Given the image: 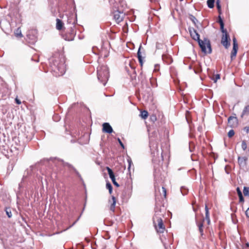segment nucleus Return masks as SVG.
<instances>
[{"label":"nucleus","mask_w":249,"mask_h":249,"mask_svg":"<svg viewBox=\"0 0 249 249\" xmlns=\"http://www.w3.org/2000/svg\"><path fill=\"white\" fill-rule=\"evenodd\" d=\"M51 67L55 76L63 75L66 71V67L64 59L55 57L52 59L50 62Z\"/></svg>","instance_id":"obj_1"},{"label":"nucleus","mask_w":249,"mask_h":249,"mask_svg":"<svg viewBox=\"0 0 249 249\" xmlns=\"http://www.w3.org/2000/svg\"><path fill=\"white\" fill-rule=\"evenodd\" d=\"M97 78L98 80L105 86L109 78V71L106 66H101L97 68Z\"/></svg>","instance_id":"obj_2"},{"label":"nucleus","mask_w":249,"mask_h":249,"mask_svg":"<svg viewBox=\"0 0 249 249\" xmlns=\"http://www.w3.org/2000/svg\"><path fill=\"white\" fill-rule=\"evenodd\" d=\"M197 42L202 52L205 53H212L210 41L208 38H204L203 40L199 39Z\"/></svg>","instance_id":"obj_3"},{"label":"nucleus","mask_w":249,"mask_h":249,"mask_svg":"<svg viewBox=\"0 0 249 249\" xmlns=\"http://www.w3.org/2000/svg\"><path fill=\"white\" fill-rule=\"evenodd\" d=\"M153 223L154 227L159 233H163L165 231V227L164 226L162 220L160 217L155 216L153 217Z\"/></svg>","instance_id":"obj_4"},{"label":"nucleus","mask_w":249,"mask_h":249,"mask_svg":"<svg viewBox=\"0 0 249 249\" xmlns=\"http://www.w3.org/2000/svg\"><path fill=\"white\" fill-rule=\"evenodd\" d=\"M53 162L55 164L56 166H58L59 164H61L63 165V166H67L69 168H71L73 170V171L75 172L76 174L79 177H81V176L79 172L70 164L67 162H64L62 160H59V159H54L53 160Z\"/></svg>","instance_id":"obj_5"},{"label":"nucleus","mask_w":249,"mask_h":249,"mask_svg":"<svg viewBox=\"0 0 249 249\" xmlns=\"http://www.w3.org/2000/svg\"><path fill=\"white\" fill-rule=\"evenodd\" d=\"M114 19L117 23L122 21L124 17V14L119 10H116L113 12Z\"/></svg>","instance_id":"obj_6"},{"label":"nucleus","mask_w":249,"mask_h":249,"mask_svg":"<svg viewBox=\"0 0 249 249\" xmlns=\"http://www.w3.org/2000/svg\"><path fill=\"white\" fill-rule=\"evenodd\" d=\"M228 39H229V40H230L228 33L223 34L221 39V44L226 49H227L230 46V41L228 40Z\"/></svg>","instance_id":"obj_7"},{"label":"nucleus","mask_w":249,"mask_h":249,"mask_svg":"<svg viewBox=\"0 0 249 249\" xmlns=\"http://www.w3.org/2000/svg\"><path fill=\"white\" fill-rule=\"evenodd\" d=\"M106 169L113 184L117 187H119V184L116 181L115 177L112 170L108 167H107Z\"/></svg>","instance_id":"obj_8"},{"label":"nucleus","mask_w":249,"mask_h":249,"mask_svg":"<svg viewBox=\"0 0 249 249\" xmlns=\"http://www.w3.org/2000/svg\"><path fill=\"white\" fill-rule=\"evenodd\" d=\"M0 26L1 29L5 32H7L9 30L10 25L8 21L6 20H2L0 22Z\"/></svg>","instance_id":"obj_9"},{"label":"nucleus","mask_w":249,"mask_h":249,"mask_svg":"<svg viewBox=\"0 0 249 249\" xmlns=\"http://www.w3.org/2000/svg\"><path fill=\"white\" fill-rule=\"evenodd\" d=\"M189 31L191 36L195 40L197 41L200 39L199 35L197 33L196 31L193 28H189Z\"/></svg>","instance_id":"obj_10"},{"label":"nucleus","mask_w":249,"mask_h":249,"mask_svg":"<svg viewBox=\"0 0 249 249\" xmlns=\"http://www.w3.org/2000/svg\"><path fill=\"white\" fill-rule=\"evenodd\" d=\"M102 130L104 132L110 134L113 132V129L108 123H104L103 124Z\"/></svg>","instance_id":"obj_11"},{"label":"nucleus","mask_w":249,"mask_h":249,"mask_svg":"<svg viewBox=\"0 0 249 249\" xmlns=\"http://www.w3.org/2000/svg\"><path fill=\"white\" fill-rule=\"evenodd\" d=\"M110 203V210L112 212H114L116 200L115 196H112L111 200H109Z\"/></svg>","instance_id":"obj_12"},{"label":"nucleus","mask_w":249,"mask_h":249,"mask_svg":"<svg viewBox=\"0 0 249 249\" xmlns=\"http://www.w3.org/2000/svg\"><path fill=\"white\" fill-rule=\"evenodd\" d=\"M4 138V136L3 134L0 135V147H5L7 144Z\"/></svg>","instance_id":"obj_13"},{"label":"nucleus","mask_w":249,"mask_h":249,"mask_svg":"<svg viewBox=\"0 0 249 249\" xmlns=\"http://www.w3.org/2000/svg\"><path fill=\"white\" fill-rule=\"evenodd\" d=\"M63 23L62 21L60 19L57 18L56 19V29L58 30H61L63 27Z\"/></svg>","instance_id":"obj_14"},{"label":"nucleus","mask_w":249,"mask_h":249,"mask_svg":"<svg viewBox=\"0 0 249 249\" xmlns=\"http://www.w3.org/2000/svg\"><path fill=\"white\" fill-rule=\"evenodd\" d=\"M247 159L245 157H238V161L240 165H245Z\"/></svg>","instance_id":"obj_15"},{"label":"nucleus","mask_w":249,"mask_h":249,"mask_svg":"<svg viewBox=\"0 0 249 249\" xmlns=\"http://www.w3.org/2000/svg\"><path fill=\"white\" fill-rule=\"evenodd\" d=\"M249 114V105L246 106L242 112L241 117H243L244 115H247Z\"/></svg>","instance_id":"obj_16"},{"label":"nucleus","mask_w":249,"mask_h":249,"mask_svg":"<svg viewBox=\"0 0 249 249\" xmlns=\"http://www.w3.org/2000/svg\"><path fill=\"white\" fill-rule=\"evenodd\" d=\"M237 49H238V47H233L232 51L231 52V59H233V57H235L236 56L237 52Z\"/></svg>","instance_id":"obj_17"},{"label":"nucleus","mask_w":249,"mask_h":249,"mask_svg":"<svg viewBox=\"0 0 249 249\" xmlns=\"http://www.w3.org/2000/svg\"><path fill=\"white\" fill-rule=\"evenodd\" d=\"M148 115V113L146 110H143L141 112L140 116L143 119H145L147 118Z\"/></svg>","instance_id":"obj_18"},{"label":"nucleus","mask_w":249,"mask_h":249,"mask_svg":"<svg viewBox=\"0 0 249 249\" xmlns=\"http://www.w3.org/2000/svg\"><path fill=\"white\" fill-rule=\"evenodd\" d=\"M196 224L197 225V226L198 227L199 231L201 235H203V222H201L200 223H198L197 222V221L196 220Z\"/></svg>","instance_id":"obj_19"},{"label":"nucleus","mask_w":249,"mask_h":249,"mask_svg":"<svg viewBox=\"0 0 249 249\" xmlns=\"http://www.w3.org/2000/svg\"><path fill=\"white\" fill-rule=\"evenodd\" d=\"M121 0H109V2L115 8H118L117 3L120 2Z\"/></svg>","instance_id":"obj_20"},{"label":"nucleus","mask_w":249,"mask_h":249,"mask_svg":"<svg viewBox=\"0 0 249 249\" xmlns=\"http://www.w3.org/2000/svg\"><path fill=\"white\" fill-rule=\"evenodd\" d=\"M207 3L208 7L212 8L214 7V0H208Z\"/></svg>","instance_id":"obj_21"},{"label":"nucleus","mask_w":249,"mask_h":249,"mask_svg":"<svg viewBox=\"0 0 249 249\" xmlns=\"http://www.w3.org/2000/svg\"><path fill=\"white\" fill-rule=\"evenodd\" d=\"M233 122V124L236 123H237V120L235 117H230L228 119V123L229 124H231V122ZM233 124H232L231 125H233Z\"/></svg>","instance_id":"obj_22"},{"label":"nucleus","mask_w":249,"mask_h":249,"mask_svg":"<svg viewBox=\"0 0 249 249\" xmlns=\"http://www.w3.org/2000/svg\"><path fill=\"white\" fill-rule=\"evenodd\" d=\"M106 188L108 190L109 194H111L112 193V187L109 182L107 183Z\"/></svg>","instance_id":"obj_23"},{"label":"nucleus","mask_w":249,"mask_h":249,"mask_svg":"<svg viewBox=\"0 0 249 249\" xmlns=\"http://www.w3.org/2000/svg\"><path fill=\"white\" fill-rule=\"evenodd\" d=\"M15 36L17 37H21L22 36V34L21 30L19 29V28H18L16 31L15 32Z\"/></svg>","instance_id":"obj_24"},{"label":"nucleus","mask_w":249,"mask_h":249,"mask_svg":"<svg viewBox=\"0 0 249 249\" xmlns=\"http://www.w3.org/2000/svg\"><path fill=\"white\" fill-rule=\"evenodd\" d=\"M243 193L245 196H249V188L247 187H244L243 190Z\"/></svg>","instance_id":"obj_25"},{"label":"nucleus","mask_w":249,"mask_h":249,"mask_svg":"<svg viewBox=\"0 0 249 249\" xmlns=\"http://www.w3.org/2000/svg\"><path fill=\"white\" fill-rule=\"evenodd\" d=\"M220 25V30L221 32H222L223 34H225V33H227L226 30L224 29V22L221 23Z\"/></svg>","instance_id":"obj_26"},{"label":"nucleus","mask_w":249,"mask_h":249,"mask_svg":"<svg viewBox=\"0 0 249 249\" xmlns=\"http://www.w3.org/2000/svg\"><path fill=\"white\" fill-rule=\"evenodd\" d=\"M5 212H6V214H7V216H8V217L9 218H10V217H12V213H11V210H10V209L6 208L5 209Z\"/></svg>","instance_id":"obj_27"},{"label":"nucleus","mask_w":249,"mask_h":249,"mask_svg":"<svg viewBox=\"0 0 249 249\" xmlns=\"http://www.w3.org/2000/svg\"><path fill=\"white\" fill-rule=\"evenodd\" d=\"M205 219L207 220L208 224H210V218L209 213H205Z\"/></svg>","instance_id":"obj_28"},{"label":"nucleus","mask_w":249,"mask_h":249,"mask_svg":"<svg viewBox=\"0 0 249 249\" xmlns=\"http://www.w3.org/2000/svg\"><path fill=\"white\" fill-rule=\"evenodd\" d=\"M234 135V131L232 129L230 130L228 133V136L229 138L232 137Z\"/></svg>","instance_id":"obj_29"},{"label":"nucleus","mask_w":249,"mask_h":249,"mask_svg":"<svg viewBox=\"0 0 249 249\" xmlns=\"http://www.w3.org/2000/svg\"><path fill=\"white\" fill-rule=\"evenodd\" d=\"M220 0H216V7H217V8L218 9V12L219 13H220V11L221 10V5H220Z\"/></svg>","instance_id":"obj_30"},{"label":"nucleus","mask_w":249,"mask_h":249,"mask_svg":"<svg viewBox=\"0 0 249 249\" xmlns=\"http://www.w3.org/2000/svg\"><path fill=\"white\" fill-rule=\"evenodd\" d=\"M190 19L195 25H196V22H198V20H197V19L194 16H192V15L191 16Z\"/></svg>","instance_id":"obj_31"},{"label":"nucleus","mask_w":249,"mask_h":249,"mask_svg":"<svg viewBox=\"0 0 249 249\" xmlns=\"http://www.w3.org/2000/svg\"><path fill=\"white\" fill-rule=\"evenodd\" d=\"M241 146H242V148L244 150H245L247 149V144H246V142L245 141H242Z\"/></svg>","instance_id":"obj_32"},{"label":"nucleus","mask_w":249,"mask_h":249,"mask_svg":"<svg viewBox=\"0 0 249 249\" xmlns=\"http://www.w3.org/2000/svg\"><path fill=\"white\" fill-rule=\"evenodd\" d=\"M220 75L216 74L215 75V77L213 78V80L214 81V83H216L218 79H220Z\"/></svg>","instance_id":"obj_33"},{"label":"nucleus","mask_w":249,"mask_h":249,"mask_svg":"<svg viewBox=\"0 0 249 249\" xmlns=\"http://www.w3.org/2000/svg\"><path fill=\"white\" fill-rule=\"evenodd\" d=\"M233 47H238V44H237L236 39L235 37H234L233 38Z\"/></svg>","instance_id":"obj_34"},{"label":"nucleus","mask_w":249,"mask_h":249,"mask_svg":"<svg viewBox=\"0 0 249 249\" xmlns=\"http://www.w3.org/2000/svg\"><path fill=\"white\" fill-rule=\"evenodd\" d=\"M140 49H141V47L139 48V50L137 53V55H138V58L139 60H140L141 58H142V56L141 55V53L140 52Z\"/></svg>","instance_id":"obj_35"},{"label":"nucleus","mask_w":249,"mask_h":249,"mask_svg":"<svg viewBox=\"0 0 249 249\" xmlns=\"http://www.w3.org/2000/svg\"><path fill=\"white\" fill-rule=\"evenodd\" d=\"M236 190H237V194H238V195L239 196H243L242 195V192H241V191L240 190L239 187L237 188Z\"/></svg>","instance_id":"obj_36"},{"label":"nucleus","mask_w":249,"mask_h":249,"mask_svg":"<svg viewBox=\"0 0 249 249\" xmlns=\"http://www.w3.org/2000/svg\"><path fill=\"white\" fill-rule=\"evenodd\" d=\"M118 141L119 143H120V144L121 145V146L123 148H124V144H123V142H122V141H121V140H120L119 138H118Z\"/></svg>","instance_id":"obj_37"},{"label":"nucleus","mask_w":249,"mask_h":249,"mask_svg":"<svg viewBox=\"0 0 249 249\" xmlns=\"http://www.w3.org/2000/svg\"><path fill=\"white\" fill-rule=\"evenodd\" d=\"M127 161L129 164L128 169H129L131 166V164L132 163V161H131V160L129 158V159H127Z\"/></svg>","instance_id":"obj_38"},{"label":"nucleus","mask_w":249,"mask_h":249,"mask_svg":"<svg viewBox=\"0 0 249 249\" xmlns=\"http://www.w3.org/2000/svg\"><path fill=\"white\" fill-rule=\"evenodd\" d=\"M246 215L247 217L249 218V207L248 208V209L246 211Z\"/></svg>","instance_id":"obj_39"},{"label":"nucleus","mask_w":249,"mask_h":249,"mask_svg":"<svg viewBox=\"0 0 249 249\" xmlns=\"http://www.w3.org/2000/svg\"><path fill=\"white\" fill-rule=\"evenodd\" d=\"M249 247V243H246L245 244V246H244L243 249H247Z\"/></svg>","instance_id":"obj_40"},{"label":"nucleus","mask_w":249,"mask_h":249,"mask_svg":"<svg viewBox=\"0 0 249 249\" xmlns=\"http://www.w3.org/2000/svg\"><path fill=\"white\" fill-rule=\"evenodd\" d=\"M15 101L16 103L18 105H20L21 103V101L18 98H16Z\"/></svg>","instance_id":"obj_41"},{"label":"nucleus","mask_w":249,"mask_h":249,"mask_svg":"<svg viewBox=\"0 0 249 249\" xmlns=\"http://www.w3.org/2000/svg\"><path fill=\"white\" fill-rule=\"evenodd\" d=\"M162 189L163 192L164 193V196L165 197H166V189L163 187H162Z\"/></svg>","instance_id":"obj_42"},{"label":"nucleus","mask_w":249,"mask_h":249,"mask_svg":"<svg viewBox=\"0 0 249 249\" xmlns=\"http://www.w3.org/2000/svg\"><path fill=\"white\" fill-rule=\"evenodd\" d=\"M205 213H209V209H208V206H207V205H205Z\"/></svg>","instance_id":"obj_43"},{"label":"nucleus","mask_w":249,"mask_h":249,"mask_svg":"<svg viewBox=\"0 0 249 249\" xmlns=\"http://www.w3.org/2000/svg\"><path fill=\"white\" fill-rule=\"evenodd\" d=\"M79 217L75 222H74L73 223L71 226H69V228H67L66 230H67V229H69L72 226H73L77 222V221L79 220Z\"/></svg>","instance_id":"obj_44"},{"label":"nucleus","mask_w":249,"mask_h":249,"mask_svg":"<svg viewBox=\"0 0 249 249\" xmlns=\"http://www.w3.org/2000/svg\"><path fill=\"white\" fill-rule=\"evenodd\" d=\"M239 201L240 202H243L244 201V198L243 196H239Z\"/></svg>","instance_id":"obj_45"},{"label":"nucleus","mask_w":249,"mask_h":249,"mask_svg":"<svg viewBox=\"0 0 249 249\" xmlns=\"http://www.w3.org/2000/svg\"><path fill=\"white\" fill-rule=\"evenodd\" d=\"M141 66H142V64H143V62H142V58H141V60H139Z\"/></svg>","instance_id":"obj_46"},{"label":"nucleus","mask_w":249,"mask_h":249,"mask_svg":"<svg viewBox=\"0 0 249 249\" xmlns=\"http://www.w3.org/2000/svg\"><path fill=\"white\" fill-rule=\"evenodd\" d=\"M219 22L220 23V25H221V23L223 22L222 19H221V18L220 17H219Z\"/></svg>","instance_id":"obj_47"},{"label":"nucleus","mask_w":249,"mask_h":249,"mask_svg":"<svg viewBox=\"0 0 249 249\" xmlns=\"http://www.w3.org/2000/svg\"><path fill=\"white\" fill-rule=\"evenodd\" d=\"M150 1L152 2H156L158 1V0H150Z\"/></svg>","instance_id":"obj_48"},{"label":"nucleus","mask_w":249,"mask_h":249,"mask_svg":"<svg viewBox=\"0 0 249 249\" xmlns=\"http://www.w3.org/2000/svg\"><path fill=\"white\" fill-rule=\"evenodd\" d=\"M32 39L33 40V41H35V40H36L35 36H34L33 38H32Z\"/></svg>","instance_id":"obj_49"},{"label":"nucleus","mask_w":249,"mask_h":249,"mask_svg":"<svg viewBox=\"0 0 249 249\" xmlns=\"http://www.w3.org/2000/svg\"><path fill=\"white\" fill-rule=\"evenodd\" d=\"M153 117H154V119H155V120H156V116H153Z\"/></svg>","instance_id":"obj_50"},{"label":"nucleus","mask_w":249,"mask_h":249,"mask_svg":"<svg viewBox=\"0 0 249 249\" xmlns=\"http://www.w3.org/2000/svg\"><path fill=\"white\" fill-rule=\"evenodd\" d=\"M27 37L29 38V34L27 35Z\"/></svg>","instance_id":"obj_51"},{"label":"nucleus","mask_w":249,"mask_h":249,"mask_svg":"<svg viewBox=\"0 0 249 249\" xmlns=\"http://www.w3.org/2000/svg\"><path fill=\"white\" fill-rule=\"evenodd\" d=\"M30 168L32 169L33 168V166H31Z\"/></svg>","instance_id":"obj_52"},{"label":"nucleus","mask_w":249,"mask_h":249,"mask_svg":"<svg viewBox=\"0 0 249 249\" xmlns=\"http://www.w3.org/2000/svg\"><path fill=\"white\" fill-rule=\"evenodd\" d=\"M246 130H247V131H249V128L246 129Z\"/></svg>","instance_id":"obj_53"},{"label":"nucleus","mask_w":249,"mask_h":249,"mask_svg":"<svg viewBox=\"0 0 249 249\" xmlns=\"http://www.w3.org/2000/svg\"><path fill=\"white\" fill-rule=\"evenodd\" d=\"M246 130H247V131H249V128L246 129Z\"/></svg>","instance_id":"obj_54"},{"label":"nucleus","mask_w":249,"mask_h":249,"mask_svg":"<svg viewBox=\"0 0 249 249\" xmlns=\"http://www.w3.org/2000/svg\"><path fill=\"white\" fill-rule=\"evenodd\" d=\"M181 191H182V190H181ZM182 194L184 195L183 193H182Z\"/></svg>","instance_id":"obj_55"}]
</instances>
